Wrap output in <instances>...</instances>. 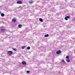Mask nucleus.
<instances>
[{"instance_id":"22","label":"nucleus","mask_w":75,"mask_h":75,"mask_svg":"<svg viewBox=\"0 0 75 75\" xmlns=\"http://www.w3.org/2000/svg\"><path fill=\"white\" fill-rule=\"evenodd\" d=\"M0 14H1V12H0Z\"/></svg>"},{"instance_id":"23","label":"nucleus","mask_w":75,"mask_h":75,"mask_svg":"<svg viewBox=\"0 0 75 75\" xmlns=\"http://www.w3.org/2000/svg\"><path fill=\"white\" fill-rule=\"evenodd\" d=\"M74 20H75V17H74Z\"/></svg>"},{"instance_id":"18","label":"nucleus","mask_w":75,"mask_h":75,"mask_svg":"<svg viewBox=\"0 0 75 75\" xmlns=\"http://www.w3.org/2000/svg\"><path fill=\"white\" fill-rule=\"evenodd\" d=\"M9 65V64H8V63H6L5 64V65Z\"/></svg>"},{"instance_id":"10","label":"nucleus","mask_w":75,"mask_h":75,"mask_svg":"<svg viewBox=\"0 0 75 75\" xmlns=\"http://www.w3.org/2000/svg\"><path fill=\"white\" fill-rule=\"evenodd\" d=\"M1 31L2 32H3V31H5V30H4V29H2L1 30Z\"/></svg>"},{"instance_id":"11","label":"nucleus","mask_w":75,"mask_h":75,"mask_svg":"<svg viewBox=\"0 0 75 75\" xmlns=\"http://www.w3.org/2000/svg\"><path fill=\"white\" fill-rule=\"evenodd\" d=\"M12 21H13V22H16V20L15 19H13L12 20Z\"/></svg>"},{"instance_id":"5","label":"nucleus","mask_w":75,"mask_h":75,"mask_svg":"<svg viewBox=\"0 0 75 75\" xmlns=\"http://www.w3.org/2000/svg\"><path fill=\"white\" fill-rule=\"evenodd\" d=\"M33 1H28V3H29V4H31L33 3Z\"/></svg>"},{"instance_id":"15","label":"nucleus","mask_w":75,"mask_h":75,"mask_svg":"<svg viewBox=\"0 0 75 75\" xmlns=\"http://www.w3.org/2000/svg\"><path fill=\"white\" fill-rule=\"evenodd\" d=\"M25 46H22V48L23 50L25 48Z\"/></svg>"},{"instance_id":"9","label":"nucleus","mask_w":75,"mask_h":75,"mask_svg":"<svg viewBox=\"0 0 75 75\" xmlns=\"http://www.w3.org/2000/svg\"><path fill=\"white\" fill-rule=\"evenodd\" d=\"M1 17H4V14L3 13H2L1 14Z\"/></svg>"},{"instance_id":"4","label":"nucleus","mask_w":75,"mask_h":75,"mask_svg":"<svg viewBox=\"0 0 75 75\" xmlns=\"http://www.w3.org/2000/svg\"><path fill=\"white\" fill-rule=\"evenodd\" d=\"M22 64L23 65H26V63L24 61H23L22 62Z\"/></svg>"},{"instance_id":"14","label":"nucleus","mask_w":75,"mask_h":75,"mask_svg":"<svg viewBox=\"0 0 75 75\" xmlns=\"http://www.w3.org/2000/svg\"><path fill=\"white\" fill-rule=\"evenodd\" d=\"M67 18H70V16H66Z\"/></svg>"},{"instance_id":"20","label":"nucleus","mask_w":75,"mask_h":75,"mask_svg":"<svg viewBox=\"0 0 75 75\" xmlns=\"http://www.w3.org/2000/svg\"><path fill=\"white\" fill-rule=\"evenodd\" d=\"M27 73H30V71H26Z\"/></svg>"},{"instance_id":"24","label":"nucleus","mask_w":75,"mask_h":75,"mask_svg":"<svg viewBox=\"0 0 75 75\" xmlns=\"http://www.w3.org/2000/svg\"><path fill=\"white\" fill-rule=\"evenodd\" d=\"M58 73V74H59V73Z\"/></svg>"},{"instance_id":"16","label":"nucleus","mask_w":75,"mask_h":75,"mask_svg":"<svg viewBox=\"0 0 75 75\" xmlns=\"http://www.w3.org/2000/svg\"><path fill=\"white\" fill-rule=\"evenodd\" d=\"M30 47H27V50H30Z\"/></svg>"},{"instance_id":"3","label":"nucleus","mask_w":75,"mask_h":75,"mask_svg":"<svg viewBox=\"0 0 75 75\" xmlns=\"http://www.w3.org/2000/svg\"><path fill=\"white\" fill-rule=\"evenodd\" d=\"M17 4H22V2L21 1H19L17 2Z\"/></svg>"},{"instance_id":"13","label":"nucleus","mask_w":75,"mask_h":75,"mask_svg":"<svg viewBox=\"0 0 75 75\" xmlns=\"http://www.w3.org/2000/svg\"><path fill=\"white\" fill-rule=\"evenodd\" d=\"M18 27L19 28H21V27L22 26L21 25H18Z\"/></svg>"},{"instance_id":"2","label":"nucleus","mask_w":75,"mask_h":75,"mask_svg":"<svg viewBox=\"0 0 75 75\" xmlns=\"http://www.w3.org/2000/svg\"><path fill=\"white\" fill-rule=\"evenodd\" d=\"M61 52V51L60 50H58L56 52V54H59Z\"/></svg>"},{"instance_id":"8","label":"nucleus","mask_w":75,"mask_h":75,"mask_svg":"<svg viewBox=\"0 0 75 75\" xmlns=\"http://www.w3.org/2000/svg\"><path fill=\"white\" fill-rule=\"evenodd\" d=\"M49 35H48V34L45 35V37H49Z\"/></svg>"},{"instance_id":"21","label":"nucleus","mask_w":75,"mask_h":75,"mask_svg":"<svg viewBox=\"0 0 75 75\" xmlns=\"http://www.w3.org/2000/svg\"><path fill=\"white\" fill-rule=\"evenodd\" d=\"M62 62H65V61H64V60H62Z\"/></svg>"},{"instance_id":"19","label":"nucleus","mask_w":75,"mask_h":75,"mask_svg":"<svg viewBox=\"0 0 75 75\" xmlns=\"http://www.w3.org/2000/svg\"><path fill=\"white\" fill-rule=\"evenodd\" d=\"M13 50H14V51H16V50H16V49H15V48H13Z\"/></svg>"},{"instance_id":"17","label":"nucleus","mask_w":75,"mask_h":75,"mask_svg":"<svg viewBox=\"0 0 75 75\" xmlns=\"http://www.w3.org/2000/svg\"><path fill=\"white\" fill-rule=\"evenodd\" d=\"M65 20H68V18L66 16L65 18Z\"/></svg>"},{"instance_id":"6","label":"nucleus","mask_w":75,"mask_h":75,"mask_svg":"<svg viewBox=\"0 0 75 75\" xmlns=\"http://www.w3.org/2000/svg\"><path fill=\"white\" fill-rule=\"evenodd\" d=\"M66 61L67 62H70V60H69V59H66Z\"/></svg>"},{"instance_id":"12","label":"nucleus","mask_w":75,"mask_h":75,"mask_svg":"<svg viewBox=\"0 0 75 75\" xmlns=\"http://www.w3.org/2000/svg\"><path fill=\"white\" fill-rule=\"evenodd\" d=\"M69 56H67L66 58L67 59H69Z\"/></svg>"},{"instance_id":"7","label":"nucleus","mask_w":75,"mask_h":75,"mask_svg":"<svg viewBox=\"0 0 75 75\" xmlns=\"http://www.w3.org/2000/svg\"><path fill=\"white\" fill-rule=\"evenodd\" d=\"M39 21L41 22H42L43 21V20H42V19L41 18H40L39 19Z\"/></svg>"},{"instance_id":"1","label":"nucleus","mask_w":75,"mask_h":75,"mask_svg":"<svg viewBox=\"0 0 75 75\" xmlns=\"http://www.w3.org/2000/svg\"><path fill=\"white\" fill-rule=\"evenodd\" d=\"M8 52L9 55H11L13 54V52L11 51H8Z\"/></svg>"}]
</instances>
